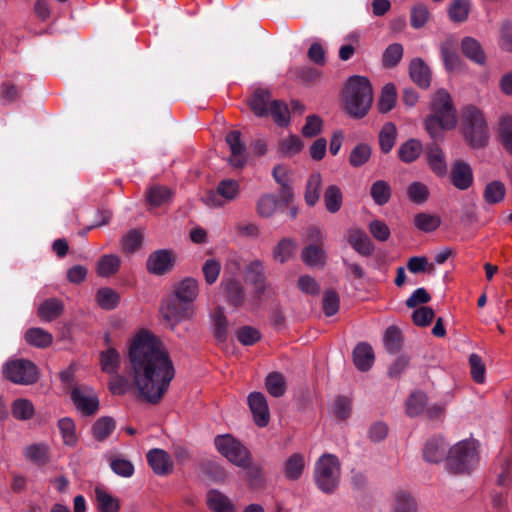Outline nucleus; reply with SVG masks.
<instances>
[{"mask_svg":"<svg viewBox=\"0 0 512 512\" xmlns=\"http://www.w3.org/2000/svg\"><path fill=\"white\" fill-rule=\"evenodd\" d=\"M129 375L136 397L157 404L175 376L173 362L161 340L148 331H140L129 347Z\"/></svg>","mask_w":512,"mask_h":512,"instance_id":"obj_1","label":"nucleus"},{"mask_svg":"<svg viewBox=\"0 0 512 512\" xmlns=\"http://www.w3.org/2000/svg\"><path fill=\"white\" fill-rule=\"evenodd\" d=\"M431 114L425 119V128L430 137L437 140L443 130L455 128L457 124L456 110L450 94L439 89L432 97L430 104Z\"/></svg>","mask_w":512,"mask_h":512,"instance_id":"obj_2","label":"nucleus"},{"mask_svg":"<svg viewBox=\"0 0 512 512\" xmlns=\"http://www.w3.org/2000/svg\"><path fill=\"white\" fill-rule=\"evenodd\" d=\"M346 112L354 118L367 115L373 102V89L370 81L363 76H352L347 80L344 91Z\"/></svg>","mask_w":512,"mask_h":512,"instance_id":"obj_3","label":"nucleus"},{"mask_svg":"<svg viewBox=\"0 0 512 512\" xmlns=\"http://www.w3.org/2000/svg\"><path fill=\"white\" fill-rule=\"evenodd\" d=\"M478 461V442L474 439L459 441L448 450L447 466L453 473H469Z\"/></svg>","mask_w":512,"mask_h":512,"instance_id":"obj_4","label":"nucleus"},{"mask_svg":"<svg viewBox=\"0 0 512 512\" xmlns=\"http://www.w3.org/2000/svg\"><path fill=\"white\" fill-rule=\"evenodd\" d=\"M341 465L334 454L325 453L315 462L314 481L316 486L326 494H332L338 487Z\"/></svg>","mask_w":512,"mask_h":512,"instance_id":"obj_5","label":"nucleus"},{"mask_svg":"<svg viewBox=\"0 0 512 512\" xmlns=\"http://www.w3.org/2000/svg\"><path fill=\"white\" fill-rule=\"evenodd\" d=\"M464 135L472 147H483L487 143V125L482 112L474 106L463 112Z\"/></svg>","mask_w":512,"mask_h":512,"instance_id":"obj_6","label":"nucleus"},{"mask_svg":"<svg viewBox=\"0 0 512 512\" xmlns=\"http://www.w3.org/2000/svg\"><path fill=\"white\" fill-rule=\"evenodd\" d=\"M5 379L18 385H32L39 379L37 366L27 359H13L7 361L2 368Z\"/></svg>","mask_w":512,"mask_h":512,"instance_id":"obj_7","label":"nucleus"},{"mask_svg":"<svg viewBox=\"0 0 512 512\" xmlns=\"http://www.w3.org/2000/svg\"><path fill=\"white\" fill-rule=\"evenodd\" d=\"M218 452L229 462L238 466L246 467L250 459L249 450L230 434L218 435L214 440Z\"/></svg>","mask_w":512,"mask_h":512,"instance_id":"obj_8","label":"nucleus"},{"mask_svg":"<svg viewBox=\"0 0 512 512\" xmlns=\"http://www.w3.org/2000/svg\"><path fill=\"white\" fill-rule=\"evenodd\" d=\"M240 184L234 179L221 180L215 191H208L203 197V203L211 208H220L227 203L236 201L240 196Z\"/></svg>","mask_w":512,"mask_h":512,"instance_id":"obj_9","label":"nucleus"},{"mask_svg":"<svg viewBox=\"0 0 512 512\" xmlns=\"http://www.w3.org/2000/svg\"><path fill=\"white\" fill-rule=\"evenodd\" d=\"M160 313L172 330L175 326L194 314L193 305L186 304L174 296L165 299L160 307Z\"/></svg>","mask_w":512,"mask_h":512,"instance_id":"obj_10","label":"nucleus"},{"mask_svg":"<svg viewBox=\"0 0 512 512\" xmlns=\"http://www.w3.org/2000/svg\"><path fill=\"white\" fill-rule=\"evenodd\" d=\"M71 399L76 408L87 416L95 414L99 408L98 396L89 386L74 387Z\"/></svg>","mask_w":512,"mask_h":512,"instance_id":"obj_11","label":"nucleus"},{"mask_svg":"<svg viewBox=\"0 0 512 512\" xmlns=\"http://www.w3.org/2000/svg\"><path fill=\"white\" fill-rule=\"evenodd\" d=\"M175 257L172 252L160 249L151 253L147 259V270L154 275H164L174 265Z\"/></svg>","mask_w":512,"mask_h":512,"instance_id":"obj_12","label":"nucleus"},{"mask_svg":"<svg viewBox=\"0 0 512 512\" xmlns=\"http://www.w3.org/2000/svg\"><path fill=\"white\" fill-rule=\"evenodd\" d=\"M246 272L248 275L252 277V281L255 284L254 299L250 300L249 304L253 309L258 308L260 305L262 295L264 294L266 288L263 277V262L260 260L251 261L246 267Z\"/></svg>","mask_w":512,"mask_h":512,"instance_id":"obj_13","label":"nucleus"},{"mask_svg":"<svg viewBox=\"0 0 512 512\" xmlns=\"http://www.w3.org/2000/svg\"><path fill=\"white\" fill-rule=\"evenodd\" d=\"M226 143L228 144L231 155L229 163L235 168L243 167L247 161L246 147L241 141V133L239 131H231L226 135Z\"/></svg>","mask_w":512,"mask_h":512,"instance_id":"obj_14","label":"nucleus"},{"mask_svg":"<svg viewBox=\"0 0 512 512\" xmlns=\"http://www.w3.org/2000/svg\"><path fill=\"white\" fill-rule=\"evenodd\" d=\"M147 461L156 475H168L173 470V461L170 455L163 449L154 448L148 451Z\"/></svg>","mask_w":512,"mask_h":512,"instance_id":"obj_15","label":"nucleus"},{"mask_svg":"<svg viewBox=\"0 0 512 512\" xmlns=\"http://www.w3.org/2000/svg\"><path fill=\"white\" fill-rule=\"evenodd\" d=\"M425 157L430 170L438 177H445L448 165L443 150L437 144L427 145Z\"/></svg>","mask_w":512,"mask_h":512,"instance_id":"obj_16","label":"nucleus"},{"mask_svg":"<svg viewBox=\"0 0 512 512\" xmlns=\"http://www.w3.org/2000/svg\"><path fill=\"white\" fill-rule=\"evenodd\" d=\"M248 404L255 423L259 427L267 426L270 420V413L265 396L260 392H252L248 396Z\"/></svg>","mask_w":512,"mask_h":512,"instance_id":"obj_17","label":"nucleus"},{"mask_svg":"<svg viewBox=\"0 0 512 512\" xmlns=\"http://www.w3.org/2000/svg\"><path fill=\"white\" fill-rule=\"evenodd\" d=\"M221 292L226 302L236 308L242 307L245 303L244 289L241 283L234 279H223L220 284Z\"/></svg>","mask_w":512,"mask_h":512,"instance_id":"obj_18","label":"nucleus"},{"mask_svg":"<svg viewBox=\"0 0 512 512\" xmlns=\"http://www.w3.org/2000/svg\"><path fill=\"white\" fill-rule=\"evenodd\" d=\"M451 180L457 189H468L473 182V172L470 165L463 161L454 162L452 165Z\"/></svg>","mask_w":512,"mask_h":512,"instance_id":"obj_19","label":"nucleus"},{"mask_svg":"<svg viewBox=\"0 0 512 512\" xmlns=\"http://www.w3.org/2000/svg\"><path fill=\"white\" fill-rule=\"evenodd\" d=\"M348 242L362 256H369L374 251L372 241L360 228H350L348 230Z\"/></svg>","mask_w":512,"mask_h":512,"instance_id":"obj_20","label":"nucleus"},{"mask_svg":"<svg viewBox=\"0 0 512 512\" xmlns=\"http://www.w3.org/2000/svg\"><path fill=\"white\" fill-rule=\"evenodd\" d=\"M206 504L212 512H236L232 500L217 489H210L207 492Z\"/></svg>","mask_w":512,"mask_h":512,"instance_id":"obj_21","label":"nucleus"},{"mask_svg":"<svg viewBox=\"0 0 512 512\" xmlns=\"http://www.w3.org/2000/svg\"><path fill=\"white\" fill-rule=\"evenodd\" d=\"M447 444L442 438H432L428 440L423 448V457L431 463H439L443 459L447 460Z\"/></svg>","mask_w":512,"mask_h":512,"instance_id":"obj_22","label":"nucleus"},{"mask_svg":"<svg viewBox=\"0 0 512 512\" xmlns=\"http://www.w3.org/2000/svg\"><path fill=\"white\" fill-rule=\"evenodd\" d=\"M410 77L421 88H428L431 83V71L420 58H415L409 66Z\"/></svg>","mask_w":512,"mask_h":512,"instance_id":"obj_23","label":"nucleus"},{"mask_svg":"<svg viewBox=\"0 0 512 512\" xmlns=\"http://www.w3.org/2000/svg\"><path fill=\"white\" fill-rule=\"evenodd\" d=\"M198 294V282L193 278H185L177 285L173 296L186 304L192 305Z\"/></svg>","mask_w":512,"mask_h":512,"instance_id":"obj_24","label":"nucleus"},{"mask_svg":"<svg viewBox=\"0 0 512 512\" xmlns=\"http://www.w3.org/2000/svg\"><path fill=\"white\" fill-rule=\"evenodd\" d=\"M101 370L109 375L117 374L121 366L120 353L115 348H108L99 354Z\"/></svg>","mask_w":512,"mask_h":512,"instance_id":"obj_25","label":"nucleus"},{"mask_svg":"<svg viewBox=\"0 0 512 512\" xmlns=\"http://www.w3.org/2000/svg\"><path fill=\"white\" fill-rule=\"evenodd\" d=\"M353 361L358 370H369L374 362L372 347L367 343H359L353 351Z\"/></svg>","mask_w":512,"mask_h":512,"instance_id":"obj_26","label":"nucleus"},{"mask_svg":"<svg viewBox=\"0 0 512 512\" xmlns=\"http://www.w3.org/2000/svg\"><path fill=\"white\" fill-rule=\"evenodd\" d=\"M301 259L309 267H323L326 263V252L322 245L309 244L302 250Z\"/></svg>","mask_w":512,"mask_h":512,"instance_id":"obj_27","label":"nucleus"},{"mask_svg":"<svg viewBox=\"0 0 512 512\" xmlns=\"http://www.w3.org/2000/svg\"><path fill=\"white\" fill-rule=\"evenodd\" d=\"M269 91L258 89L249 99L248 104L255 115L265 117L269 115V106L271 103Z\"/></svg>","mask_w":512,"mask_h":512,"instance_id":"obj_28","label":"nucleus"},{"mask_svg":"<svg viewBox=\"0 0 512 512\" xmlns=\"http://www.w3.org/2000/svg\"><path fill=\"white\" fill-rule=\"evenodd\" d=\"M322 176L319 172L312 173L306 182L304 199L308 206L313 207L320 198Z\"/></svg>","mask_w":512,"mask_h":512,"instance_id":"obj_29","label":"nucleus"},{"mask_svg":"<svg viewBox=\"0 0 512 512\" xmlns=\"http://www.w3.org/2000/svg\"><path fill=\"white\" fill-rule=\"evenodd\" d=\"M305 468V460L302 454L294 453L284 462L283 472L287 479L297 480L301 477Z\"/></svg>","mask_w":512,"mask_h":512,"instance_id":"obj_30","label":"nucleus"},{"mask_svg":"<svg viewBox=\"0 0 512 512\" xmlns=\"http://www.w3.org/2000/svg\"><path fill=\"white\" fill-rule=\"evenodd\" d=\"M63 308V303L60 300L56 298H50L45 300L38 307L37 312L41 320L50 322L58 318L62 314Z\"/></svg>","mask_w":512,"mask_h":512,"instance_id":"obj_31","label":"nucleus"},{"mask_svg":"<svg viewBox=\"0 0 512 512\" xmlns=\"http://www.w3.org/2000/svg\"><path fill=\"white\" fill-rule=\"evenodd\" d=\"M423 152V146L417 139H409L402 143L398 149V157L405 163L414 162Z\"/></svg>","mask_w":512,"mask_h":512,"instance_id":"obj_32","label":"nucleus"},{"mask_svg":"<svg viewBox=\"0 0 512 512\" xmlns=\"http://www.w3.org/2000/svg\"><path fill=\"white\" fill-rule=\"evenodd\" d=\"M95 498L100 512H118L120 509L118 499L101 487L95 488Z\"/></svg>","mask_w":512,"mask_h":512,"instance_id":"obj_33","label":"nucleus"},{"mask_svg":"<svg viewBox=\"0 0 512 512\" xmlns=\"http://www.w3.org/2000/svg\"><path fill=\"white\" fill-rule=\"evenodd\" d=\"M116 423L112 417L103 416L98 418L92 426V435L97 441L106 440L115 430Z\"/></svg>","mask_w":512,"mask_h":512,"instance_id":"obj_34","label":"nucleus"},{"mask_svg":"<svg viewBox=\"0 0 512 512\" xmlns=\"http://www.w3.org/2000/svg\"><path fill=\"white\" fill-rule=\"evenodd\" d=\"M461 46L462 51L467 58L471 59L472 61L480 65H483L485 63V53L477 40L471 37H466L462 40Z\"/></svg>","mask_w":512,"mask_h":512,"instance_id":"obj_35","label":"nucleus"},{"mask_svg":"<svg viewBox=\"0 0 512 512\" xmlns=\"http://www.w3.org/2000/svg\"><path fill=\"white\" fill-rule=\"evenodd\" d=\"M323 199L325 208L332 214L337 213L342 207L343 194L337 185H329L324 191Z\"/></svg>","mask_w":512,"mask_h":512,"instance_id":"obj_36","label":"nucleus"},{"mask_svg":"<svg viewBox=\"0 0 512 512\" xmlns=\"http://www.w3.org/2000/svg\"><path fill=\"white\" fill-rule=\"evenodd\" d=\"M25 340L28 344L37 348H46L51 345L53 336L48 331L35 327L26 331Z\"/></svg>","mask_w":512,"mask_h":512,"instance_id":"obj_37","label":"nucleus"},{"mask_svg":"<svg viewBox=\"0 0 512 512\" xmlns=\"http://www.w3.org/2000/svg\"><path fill=\"white\" fill-rule=\"evenodd\" d=\"M296 242L291 238H282L273 248V259L280 263L287 262L295 253Z\"/></svg>","mask_w":512,"mask_h":512,"instance_id":"obj_38","label":"nucleus"},{"mask_svg":"<svg viewBox=\"0 0 512 512\" xmlns=\"http://www.w3.org/2000/svg\"><path fill=\"white\" fill-rule=\"evenodd\" d=\"M498 134L504 149L512 155V116L503 115L499 119Z\"/></svg>","mask_w":512,"mask_h":512,"instance_id":"obj_39","label":"nucleus"},{"mask_svg":"<svg viewBox=\"0 0 512 512\" xmlns=\"http://www.w3.org/2000/svg\"><path fill=\"white\" fill-rule=\"evenodd\" d=\"M440 224L441 218L437 214L421 212L414 216V225L422 232H433Z\"/></svg>","mask_w":512,"mask_h":512,"instance_id":"obj_40","label":"nucleus"},{"mask_svg":"<svg viewBox=\"0 0 512 512\" xmlns=\"http://www.w3.org/2000/svg\"><path fill=\"white\" fill-rule=\"evenodd\" d=\"M278 206V199L273 194H263L256 203L257 214L262 218H269L274 215Z\"/></svg>","mask_w":512,"mask_h":512,"instance_id":"obj_41","label":"nucleus"},{"mask_svg":"<svg viewBox=\"0 0 512 512\" xmlns=\"http://www.w3.org/2000/svg\"><path fill=\"white\" fill-rule=\"evenodd\" d=\"M121 260L117 255L109 254L100 258L97 265V273L102 277L115 274L120 268Z\"/></svg>","mask_w":512,"mask_h":512,"instance_id":"obj_42","label":"nucleus"},{"mask_svg":"<svg viewBox=\"0 0 512 512\" xmlns=\"http://www.w3.org/2000/svg\"><path fill=\"white\" fill-rule=\"evenodd\" d=\"M397 130L396 126L387 122L383 125L379 133V145L383 153H388L392 150L396 140Z\"/></svg>","mask_w":512,"mask_h":512,"instance_id":"obj_43","label":"nucleus"},{"mask_svg":"<svg viewBox=\"0 0 512 512\" xmlns=\"http://www.w3.org/2000/svg\"><path fill=\"white\" fill-rule=\"evenodd\" d=\"M397 99V93L396 88L394 84L388 83L386 84L381 92V95L379 97L378 101V109L381 113H387L391 111L395 104Z\"/></svg>","mask_w":512,"mask_h":512,"instance_id":"obj_44","label":"nucleus"},{"mask_svg":"<svg viewBox=\"0 0 512 512\" xmlns=\"http://www.w3.org/2000/svg\"><path fill=\"white\" fill-rule=\"evenodd\" d=\"M391 187L390 185L384 181V180H377L374 182L370 189V194L372 199L377 205L383 206L391 198Z\"/></svg>","mask_w":512,"mask_h":512,"instance_id":"obj_45","label":"nucleus"},{"mask_svg":"<svg viewBox=\"0 0 512 512\" xmlns=\"http://www.w3.org/2000/svg\"><path fill=\"white\" fill-rule=\"evenodd\" d=\"M407 195L410 201L415 204H424L430 196L429 188L420 181H414L407 187Z\"/></svg>","mask_w":512,"mask_h":512,"instance_id":"obj_46","label":"nucleus"},{"mask_svg":"<svg viewBox=\"0 0 512 512\" xmlns=\"http://www.w3.org/2000/svg\"><path fill=\"white\" fill-rule=\"evenodd\" d=\"M505 193L504 184L501 181L495 180L486 185L483 197L488 204H496L504 199Z\"/></svg>","mask_w":512,"mask_h":512,"instance_id":"obj_47","label":"nucleus"},{"mask_svg":"<svg viewBox=\"0 0 512 512\" xmlns=\"http://www.w3.org/2000/svg\"><path fill=\"white\" fill-rule=\"evenodd\" d=\"M172 198L171 190L166 186H152L147 193V200L151 206H161Z\"/></svg>","mask_w":512,"mask_h":512,"instance_id":"obj_48","label":"nucleus"},{"mask_svg":"<svg viewBox=\"0 0 512 512\" xmlns=\"http://www.w3.org/2000/svg\"><path fill=\"white\" fill-rule=\"evenodd\" d=\"M265 386L269 394L273 397H281L286 391V383L282 374L272 372L267 375Z\"/></svg>","mask_w":512,"mask_h":512,"instance_id":"obj_49","label":"nucleus"},{"mask_svg":"<svg viewBox=\"0 0 512 512\" xmlns=\"http://www.w3.org/2000/svg\"><path fill=\"white\" fill-rule=\"evenodd\" d=\"M417 504L413 497L405 491L394 494L393 512H416Z\"/></svg>","mask_w":512,"mask_h":512,"instance_id":"obj_50","label":"nucleus"},{"mask_svg":"<svg viewBox=\"0 0 512 512\" xmlns=\"http://www.w3.org/2000/svg\"><path fill=\"white\" fill-rule=\"evenodd\" d=\"M96 301L105 310L114 309L120 301L119 294L111 288H101L97 291Z\"/></svg>","mask_w":512,"mask_h":512,"instance_id":"obj_51","label":"nucleus"},{"mask_svg":"<svg viewBox=\"0 0 512 512\" xmlns=\"http://www.w3.org/2000/svg\"><path fill=\"white\" fill-rule=\"evenodd\" d=\"M58 427L63 439V443L67 446H75L78 439L74 421L68 417L61 418L58 421Z\"/></svg>","mask_w":512,"mask_h":512,"instance_id":"obj_52","label":"nucleus"},{"mask_svg":"<svg viewBox=\"0 0 512 512\" xmlns=\"http://www.w3.org/2000/svg\"><path fill=\"white\" fill-rule=\"evenodd\" d=\"M34 406L28 399L20 398L12 404V415L18 420H29L34 415Z\"/></svg>","mask_w":512,"mask_h":512,"instance_id":"obj_53","label":"nucleus"},{"mask_svg":"<svg viewBox=\"0 0 512 512\" xmlns=\"http://www.w3.org/2000/svg\"><path fill=\"white\" fill-rule=\"evenodd\" d=\"M470 2L468 0H453L449 6L448 14L453 22H464L468 18Z\"/></svg>","mask_w":512,"mask_h":512,"instance_id":"obj_54","label":"nucleus"},{"mask_svg":"<svg viewBox=\"0 0 512 512\" xmlns=\"http://www.w3.org/2000/svg\"><path fill=\"white\" fill-rule=\"evenodd\" d=\"M48 446L45 444H32L25 448V457L38 464L44 465L48 461Z\"/></svg>","mask_w":512,"mask_h":512,"instance_id":"obj_55","label":"nucleus"},{"mask_svg":"<svg viewBox=\"0 0 512 512\" xmlns=\"http://www.w3.org/2000/svg\"><path fill=\"white\" fill-rule=\"evenodd\" d=\"M143 242V233L140 230L133 229L127 232L121 239V246L125 253H134Z\"/></svg>","mask_w":512,"mask_h":512,"instance_id":"obj_56","label":"nucleus"},{"mask_svg":"<svg viewBox=\"0 0 512 512\" xmlns=\"http://www.w3.org/2000/svg\"><path fill=\"white\" fill-rule=\"evenodd\" d=\"M427 404V397L422 392L412 393L406 401V410L409 416H418Z\"/></svg>","mask_w":512,"mask_h":512,"instance_id":"obj_57","label":"nucleus"},{"mask_svg":"<svg viewBox=\"0 0 512 512\" xmlns=\"http://www.w3.org/2000/svg\"><path fill=\"white\" fill-rule=\"evenodd\" d=\"M269 115L272 116L275 123L280 126L287 125L289 123V110L284 102L274 100L269 106Z\"/></svg>","mask_w":512,"mask_h":512,"instance_id":"obj_58","label":"nucleus"},{"mask_svg":"<svg viewBox=\"0 0 512 512\" xmlns=\"http://www.w3.org/2000/svg\"><path fill=\"white\" fill-rule=\"evenodd\" d=\"M303 148V142L296 135H289L283 138L279 143V152L283 156H293L299 153Z\"/></svg>","mask_w":512,"mask_h":512,"instance_id":"obj_59","label":"nucleus"},{"mask_svg":"<svg viewBox=\"0 0 512 512\" xmlns=\"http://www.w3.org/2000/svg\"><path fill=\"white\" fill-rule=\"evenodd\" d=\"M403 57V46L399 43L389 45L382 56V63L384 67L396 66Z\"/></svg>","mask_w":512,"mask_h":512,"instance_id":"obj_60","label":"nucleus"},{"mask_svg":"<svg viewBox=\"0 0 512 512\" xmlns=\"http://www.w3.org/2000/svg\"><path fill=\"white\" fill-rule=\"evenodd\" d=\"M237 340L244 346H251L261 339V333L252 326H243L236 331Z\"/></svg>","mask_w":512,"mask_h":512,"instance_id":"obj_61","label":"nucleus"},{"mask_svg":"<svg viewBox=\"0 0 512 512\" xmlns=\"http://www.w3.org/2000/svg\"><path fill=\"white\" fill-rule=\"evenodd\" d=\"M471 376L476 383L482 384L485 381L486 367L478 354H471L469 357Z\"/></svg>","mask_w":512,"mask_h":512,"instance_id":"obj_62","label":"nucleus"},{"mask_svg":"<svg viewBox=\"0 0 512 512\" xmlns=\"http://www.w3.org/2000/svg\"><path fill=\"white\" fill-rule=\"evenodd\" d=\"M384 345L387 351L395 353L401 347V333L395 326L387 328L384 334Z\"/></svg>","mask_w":512,"mask_h":512,"instance_id":"obj_63","label":"nucleus"},{"mask_svg":"<svg viewBox=\"0 0 512 512\" xmlns=\"http://www.w3.org/2000/svg\"><path fill=\"white\" fill-rule=\"evenodd\" d=\"M371 155V149L366 144L357 145L351 152L349 161L354 167H359L366 163Z\"/></svg>","mask_w":512,"mask_h":512,"instance_id":"obj_64","label":"nucleus"}]
</instances>
